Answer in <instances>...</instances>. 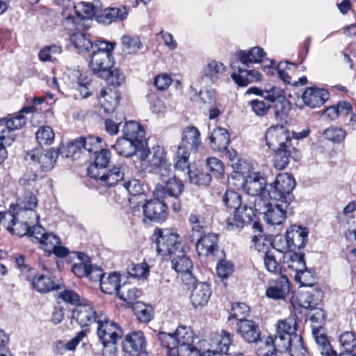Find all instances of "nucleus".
Masks as SVG:
<instances>
[{
  "label": "nucleus",
  "mask_w": 356,
  "mask_h": 356,
  "mask_svg": "<svg viewBox=\"0 0 356 356\" xmlns=\"http://www.w3.org/2000/svg\"><path fill=\"white\" fill-rule=\"evenodd\" d=\"M154 235L156 238V250L162 256H174L181 253L184 248L179 235L171 229H156Z\"/></svg>",
  "instance_id": "obj_3"
},
{
  "label": "nucleus",
  "mask_w": 356,
  "mask_h": 356,
  "mask_svg": "<svg viewBox=\"0 0 356 356\" xmlns=\"http://www.w3.org/2000/svg\"><path fill=\"white\" fill-rule=\"evenodd\" d=\"M346 133L341 128L329 127L323 131V136L325 139L334 143H339L346 137Z\"/></svg>",
  "instance_id": "obj_63"
},
{
  "label": "nucleus",
  "mask_w": 356,
  "mask_h": 356,
  "mask_svg": "<svg viewBox=\"0 0 356 356\" xmlns=\"http://www.w3.org/2000/svg\"><path fill=\"white\" fill-rule=\"evenodd\" d=\"M218 235L209 233L204 234L202 238L195 241L196 251L200 256L208 257L215 255L218 251Z\"/></svg>",
  "instance_id": "obj_25"
},
{
  "label": "nucleus",
  "mask_w": 356,
  "mask_h": 356,
  "mask_svg": "<svg viewBox=\"0 0 356 356\" xmlns=\"http://www.w3.org/2000/svg\"><path fill=\"white\" fill-rule=\"evenodd\" d=\"M296 186L294 178L288 173L279 174L273 183L267 186V195L275 201L290 203L293 200L292 191Z\"/></svg>",
  "instance_id": "obj_2"
},
{
  "label": "nucleus",
  "mask_w": 356,
  "mask_h": 356,
  "mask_svg": "<svg viewBox=\"0 0 356 356\" xmlns=\"http://www.w3.org/2000/svg\"><path fill=\"white\" fill-rule=\"evenodd\" d=\"M33 107H24L19 113L1 120L2 124H5V128L1 130L0 141L10 145L15 140L13 131L23 128L26 124L24 113H31Z\"/></svg>",
  "instance_id": "obj_4"
},
{
  "label": "nucleus",
  "mask_w": 356,
  "mask_h": 356,
  "mask_svg": "<svg viewBox=\"0 0 356 356\" xmlns=\"http://www.w3.org/2000/svg\"><path fill=\"white\" fill-rule=\"evenodd\" d=\"M188 221L191 225V230L186 235V239L191 242H195L203 236L205 225L204 222L195 214L190 215Z\"/></svg>",
  "instance_id": "obj_44"
},
{
  "label": "nucleus",
  "mask_w": 356,
  "mask_h": 356,
  "mask_svg": "<svg viewBox=\"0 0 356 356\" xmlns=\"http://www.w3.org/2000/svg\"><path fill=\"white\" fill-rule=\"evenodd\" d=\"M339 341L344 350H356V334L354 332H343L340 336Z\"/></svg>",
  "instance_id": "obj_64"
},
{
  "label": "nucleus",
  "mask_w": 356,
  "mask_h": 356,
  "mask_svg": "<svg viewBox=\"0 0 356 356\" xmlns=\"http://www.w3.org/2000/svg\"><path fill=\"white\" fill-rule=\"evenodd\" d=\"M58 156V152L54 149H51L45 154H41L39 158V164L42 171H49L54 167Z\"/></svg>",
  "instance_id": "obj_54"
},
{
  "label": "nucleus",
  "mask_w": 356,
  "mask_h": 356,
  "mask_svg": "<svg viewBox=\"0 0 356 356\" xmlns=\"http://www.w3.org/2000/svg\"><path fill=\"white\" fill-rule=\"evenodd\" d=\"M145 216L152 221L162 222L167 216V206L163 199L155 197L143 205Z\"/></svg>",
  "instance_id": "obj_18"
},
{
  "label": "nucleus",
  "mask_w": 356,
  "mask_h": 356,
  "mask_svg": "<svg viewBox=\"0 0 356 356\" xmlns=\"http://www.w3.org/2000/svg\"><path fill=\"white\" fill-rule=\"evenodd\" d=\"M184 189L183 182L177 177H172L165 183V186L157 184L154 191V195L158 199L168 197L177 199Z\"/></svg>",
  "instance_id": "obj_17"
},
{
  "label": "nucleus",
  "mask_w": 356,
  "mask_h": 356,
  "mask_svg": "<svg viewBox=\"0 0 356 356\" xmlns=\"http://www.w3.org/2000/svg\"><path fill=\"white\" fill-rule=\"evenodd\" d=\"M127 15L128 9L126 7L108 8L104 9L102 13H99L97 21L104 24H111L116 19H124Z\"/></svg>",
  "instance_id": "obj_40"
},
{
  "label": "nucleus",
  "mask_w": 356,
  "mask_h": 356,
  "mask_svg": "<svg viewBox=\"0 0 356 356\" xmlns=\"http://www.w3.org/2000/svg\"><path fill=\"white\" fill-rule=\"evenodd\" d=\"M330 95L326 90L318 88H308L302 95V99L305 105L316 108L323 105L328 99Z\"/></svg>",
  "instance_id": "obj_24"
},
{
  "label": "nucleus",
  "mask_w": 356,
  "mask_h": 356,
  "mask_svg": "<svg viewBox=\"0 0 356 356\" xmlns=\"http://www.w3.org/2000/svg\"><path fill=\"white\" fill-rule=\"evenodd\" d=\"M166 349L168 356H200V350L193 343L172 346Z\"/></svg>",
  "instance_id": "obj_49"
},
{
  "label": "nucleus",
  "mask_w": 356,
  "mask_h": 356,
  "mask_svg": "<svg viewBox=\"0 0 356 356\" xmlns=\"http://www.w3.org/2000/svg\"><path fill=\"white\" fill-rule=\"evenodd\" d=\"M33 238L31 240L40 244L41 248L45 252L51 253L56 245L60 243V238L54 233H47L45 229L38 223L33 227Z\"/></svg>",
  "instance_id": "obj_15"
},
{
  "label": "nucleus",
  "mask_w": 356,
  "mask_h": 356,
  "mask_svg": "<svg viewBox=\"0 0 356 356\" xmlns=\"http://www.w3.org/2000/svg\"><path fill=\"white\" fill-rule=\"evenodd\" d=\"M285 249V248H278L276 242H274L273 251L267 252L266 254L264 255V265L269 272L275 274L280 273V261L282 260V255Z\"/></svg>",
  "instance_id": "obj_30"
},
{
  "label": "nucleus",
  "mask_w": 356,
  "mask_h": 356,
  "mask_svg": "<svg viewBox=\"0 0 356 356\" xmlns=\"http://www.w3.org/2000/svg\"><path fill=\"white\" fill-rule=\"evenodd\" d=\"M124 172L119 166H114L113 168L100 171L99 176L93 179L97 180L99 184L108 187L114 186L118 182L123 181Z\"/></svg>",
  "instance_id": "obj_34"
},
{
  "label": "nucleus",
  "mask_w": 356,
  "mask_h": 356,
  "mask_svg": "<svg viewBox=\"0 0 356 356\" xmlns=\"http://www.w3.org/2000/svg\"><path fill=\"white\" fill-rule=\"evenodd\" d=\"M102 313L97 314L93 306L88 300H84L73 309L72 318L75 320L81 327H85L92 323H97V320Z\"/></svg>",
  "instance_id": "obj_13"
},
{
  "label": "nucleus",
  "mask_w": 356,
  "mask_h": 356,
  "mask_svg": "<svg viewBox=\"0 0 356 356\" xmlns=\"http://www.w3.org/2000/svg\"><path fill=\"white\" fill-rule=\"evenodd\" d=\"M54 132L49 126L40 127L35 133V138L38 143L42 145H51L54 140Z\"/></svg>",
  "instance_id": "obj_56"
},
{
  "label": "nucleus",
  "mask_w": 356,
  "mask_h": 356,
  "mask_svg": "<svg viewBox=\"0 0 356 356\" xmlns=\"http://www.w3.org/2000/svg\"><path fill=\"white\" fill-rule=\"evenodd\" d=\"M209 140L215 150H226L229 143V135L225 129L218 127L213 131L209 136Z\"/></svg>",
  "instance_id": "obj_39"
},
{
  "label": "nucleus",
  "mask_w": 356,
  "mask_h": 356,
  "mask_svg": "<svg viewBox=\"0 0 356 356\" xmlns=\"http://www.w3.org/2000/svg\"><path fill=\"white\" fill-rule=\"evenodd\" d=\"M63 19L61 25L63 28L70 32H77L79 31H85L90 27V21L89 19H82L74 11L61 12Z\"/></svg>",
  "instance_id": "obj_19"
},
{
  "label": "nucleus",
  "mask_w": 356,
  "mask_h": 356,
  "mask_svg": "<svg viewBox=\"0 0 356 356\" xmlns=\"http://www.w3.org/2000/svg\"><path fill=\"white\" fill-rule=\"evenodd\" d=\"M222 201L227 207L234 209V210L243 203L241 195L232 190H227L225 193L222 196Z\"/></svg>",
  "instance_id": "obj_59"
},
{
  "label": "nucleus",
  "mask_w": 356,
  "mask_h": 356,
  "mask_svg": "<svg viewBox=\"0 0 356 356\" xmlns=\"http://www.w3.org/2000/svg\"><path fill=\"white\" fill-rule=\"evenodd\" d=\"M70 40L74 47L81 51H90L96 44V40L92 41L88 35L81 31L72 33Z\"/></svg>",
  "instance_id": "obj_43"
},
{
  "label": "nucleus",
  "mask_w": 356,
  "mask_h": 356,
  "mask_svg": "<svg viewBox=\"0 0 356 356\" xmlns=\"http://www.w3.org/2000/svg\"><path fill=\"white\" fill-rule=\"evenodd\" d=\"M289 292V283L286 276H282L279 280L270 283L266 289V295L275 300L284 299Z\"/></svg>",
  "instance_id": "obj_35"
},
{
  "label": "nucleus",
  "mask_w": 356,
  "mask_h": 356,
  "mask_svg": "<svg viewBox=\"0 0 356 356\" xmlns=\"http://www.w3.org/2000/svg\"><path fill=\"white\" fill-rule=\"evenodd\" d=\"M94 155V161L88 168V173L91 178L99 176L100 171H104L108 167L111 161V152L106 149H99Z\"/></svg>",
  "instance_id": "obj_31"
},
{
  "label": "nucleus",
  "mask_w": 356,
  "mask_h": 356,
  "mask_svg": "<svg viewBox=\"0 0 356 356\" xmlns=\"http://www.w3.org/2000/svg\"><path fill=\"white\" fill-rule=\"evenodd\" d=\"M257 353L260 356H282L287 350H281L275 343V337L260 338L255 342Z\"/></svg>",
  "instance_id": "obj_32"
},
{
  "label": "nucleus",
  "mask_w": 356,
  "mask_h": 356,
  "mask_svg": "<svg viewBox=\"0 0 356 356\" xmlns=\"http://www.w3.org/2000/svg\"><path fill=\"white\" fill-rule=\"evenodd\" d=\"M308 232L307 228L292 225L286 233V245L282 248H285L286 250H296L304 248L307 241Z\"/></svg>",
  "instance_id": "obj_16"
},
{
  "label": "nucleus",
  "mask_w": 356,
  "mask_h": 356,
  "mask_svg": "<svg viewBox=\"0 0 356 356\" xmlns=\"http://www.w3.org/2000/svg\"><path fill=\"white\" fill-rule=\"evenodd\" d=\"M116 45L115 42H108L102 39L96 40V44L90 51L89 67L95 74L107 76L113 61L112 51Z\"/></svg>",
  "instance_id": "obj_1"
},
{
  "label": "nucleus",
  "mask_w": 356,
  "mask_h": 356,
  "mask_svg": "<svg viewBox=\"0 0 356 356\" xmlns=\"http://www.w3.org/2000/svg\"><path fill=\"white\" fill-rule=\"evenodd\" d=\"M194 334L190 327L179 326L174 334L160 332L158 339L161 345L165 348H169L177 345H189L193 343Z\"/></svg>",
  "instance_id": "obj_7"
},
{
  "label": "nucleus",
  "mask_w": 356,
  "mask_h": 356,
  "mask_svg": "<svg viewBox=\"0 0 356 356\" xmlns=\"http://www.w3.org/2000/svg\"><path fill=\"white\" fill-rule=\"evenodd\" d=\"M119 95L111 90L108 93L106 90L102 89L99 93V102L105 113L113 112L119 103Z\"/></svg>",
  "instance_id": "obj_45"
},
{
  "label": "nucleus",
  "mask_w": 356,
  "mask_h": 356,
  "mask_svg": "<svg viewBox=\"0 0 356 356\" xmlns=\"http://www.w3.org/2000/svg\"><path fill=\"white\" fill-rule=\"evenodd\" d=\"M312 334L316 343L319 346L321 353L323 356H327V353L330 354V353L333 351L321 327H313Z\"/></svg>",
  "instance_id": "obj_52"
},
{
  "label": "nucleus",
  "mask_w": 356,
  "mask_h": 356,
  "mask_svg": "<svg viewBox=\"0 0 356 356\" xmlns=\"http://www.w3.org/2000/svg\"><path fill=\"white\" fill-rule=\"evenodd\" d=\"M226 70L225 65L219 61L211 60L205 65L201 72V79L206 82L215 83Z\"/></svg>",
  "instance_id": "obj_28"
},
{
  "label": "nucleus",
  "mask_w": 356,
  "mask_h": 356,
  "mask_svg": "<svg viewBox=\"0 0 356 356\" xmlns=\"http://www.w3.org/2000/svg\"><path fill=\"white\" fill-rule=\"evenodd\" d=\"M120 282V275L118 273H111L106 279L103 278L100 282L101 289L105 293H116L118 295V292L122 286Z\"/></svg>",
  "instance_id": "obj_47"
},
{
  "label": "nucleus",
  "mask_w": 356,
  "mask_h": 356,
  "mask_svg": "<svg viewBox=\"0 0 356 356\" xmlns=\"http://www.w3.org/2000/svg\"><path fill=\"white\" fill-rule=\"evenodd\" d=\"M122 51L127 54L136 53L142 47L140 40L137 36L124 35L121 38Z\"/></svg>",
  "instance_id": "obj_53"
},
{
  "label": "nucleus",
  "mask_w": 356,
  "mask_h": 356,
  "mask_svg": "<svg viewBox=\"0 0 356 356\" xmlns=\"http://www.w3.org/2000/svg\"><path fill=\"white\" fill-rule=\"evenodd\" d=\"M79 262L74 264L72 270L77 277H82L86 276L88 273L90 264L88 257L83 254H79Z\"/></svg>",
  "instance_id": "obj_58"
},
{
  "label": "nucleus",
  "mask_w": 356,
  "mask_h": 356,
  "mask_svg": "<svg viewBox=\"0 0 356 356\" xmlns=\"http://www.w3.org/2000/svg\"><path fill=\"white\" fill-rule=\"evenodd\" d=\"M283 262L288 265V267L297 271L300 274V279L305 280L310 274L305 270L306 266L304 260V254L297 253L295 250H286L282 255Z\"/></svg>",
  "instance_id": "obj_23"
},
{
  "label": "nucleus",
  "mask_w": 356,
  "mask_h": 356,
  "mask_svg": "<svg viewBox=\"0 0 356 356\" xmlns=\"http://www.w3.org/2000/svg\"><path fill=\"white\" fill-rule=\"evenodd\" d=\"M82 149L88 152L89 154H96L97 152L101 149L100 143L102 142V138L100 137H82Z\"/></svg>",
  "instance_id": "obj_62"
},
{
  "label": "nucleus",
  "mask_w": 356,
  "mask_h": 356,
  "mask_svg": "<svg viewBox=\"0 0 356 356\" xmlns=\"http://www.w3.org/2000/svg\"><path fill=\"white\" fill-rule=\"evenodd\" d=\"M61 47L57 45L45 46L39 54L38 58L41 61L54 62L56 59V56L61 54Z\"/></svg>",
  "instance_id": "obj_55"
},
{
  "label": "nucleus",
  "mask_w": 356,
  "mask_h": 356,
  "mask_svg": "<svg viewBox=\"0 0 356 356\" xmlns=\"http://www.w3.org/2000/svg\"><path fill=\"white\" fill-rule=\"evenodd\" d=\"M118 297L129 305H134L136 300L140 296V291L135 287L124 284L118 292Z\"/></svg>",
  "instance_id": "obj_50"
},
{
  "label": "nucleus",
  "mask_w": 356,
  "mask_h": 356,
  "mask_svg": "<svg viewBox=\"0 0 356 356\" xmlns=\"http://www.w3.org/2000/svg\"><path fill=\"white\" fill-rule=\"evenodd\" d=\"M131 307L136 318L141 323H149L153 318L154 309L151 305L136 302Z\"/></svg>",
  "instance_id": "obj_48"
},
{
  "label": "nucleus",
  "mask_w": 356,
  "mask_h": 356,
  "mask_svg": "<svg viewBox=\"0 0 356 356\" xmlns=\"http://www.w3.org/2000/svg\"><path fill=\"white\" fill-rule=\"evenodd\" d=\"M290 131L282 125L271 126L266 133V145L273 150L287 147L289 145H294Z\"/></svg>",
  "instance_id": "obj_6"
},
{
  "label": "nucleus",
  "mask_w": 356,
  "mask_h": 356,
  "mask_svg": "<svg viewBox=\"0 0 356 356\" xmlns=\"http://www.w3.org/2000/svg\"><path fill=\"white\" fill-rule=\"evenodd\" d=\"M33 287L40 293H47L58 289L52 279L44 275H35L32 280Z\"/></svg>",
  "instance_id": "obj_46"
},
{
  "label": "nucleus",
  "mask_w": 356,
  "mask_h": 356,
  "mask_svg": "<svg viewBox=\"0 0 356 356\" xmlns=\"http://www.w3.org/2000/svg\"><path fill=\"white\" fill-rule=\"evenodd\" d=\"M138 157L141 165L147 171H152L156 168L167 163V153L164 147L161 145L154 146L152 149H141Z\"/></svg>",
  "instance_id": "obj_8"
},
{
  "label": "nucleus",
  "mask_w": 356,
  "mask_h": 356,
  "mask_svg": "<svg viewBox=\"0 0 356 356\" xmlns=\"http://www.w3.org/2000/svg\"><path fill=\"white\" fill-rule=\"evenodd\" d=\"M141 147L143 145L124 137L118 139L116 143L112 145L119 155L125 157L132 156L137 151L139 152L141 150Z\"/></svg>",
  "instance_id": "obj_37"
},
{
  "label": "nucleus",
  "mask_w": 356,
  "mask_h": 356,
  "mask_svg": "<svg viewBox=\"0 0 356 356\" xmlns=\"http://www.w3.org/2000/svg\"><path fill=\"white\" fill-rule=\"evenodd\" d=\"M295 322L292 318L279 321L277 324L275 343L281 350H288L290 340L295 335Z\"/></svg>",
  "instance_id": "obj_14"
},
{
  "label": "nucleus",
  "mask_w": 356,
  "mask_h": 356,
  "mask_svg": "<svg viewBox=\"0 0 356 356\" xmlns=\"http://www.w3.org/2000/svg\"><path fill=\"white\" fill-rule=\"evenodd\" d=\"M188 286L193 287L190 296L193 307L198 309L207 305L211 293L209 285L205 282H195L194 285Z\"/></svg>",
  "instance_id": "obj_22"
},
{
  "label": "nucleus",
  "mask_w": 356,
  "mask_h": 356,
  "mask_svg": "<svg viewBox=\"0 0 356 356\" xmlns=\"http://www.w3.org/2000/svg\"><path fill=\"white\" fill-rule=\"evenodd\" d=\"M187 174L191 182L196 185L207 186L211 181V176L209 173L197 168L189 169Z\"/></svg>",
  "instance_id": "obj_51"
},
{
  "label": "nucleus",
  "mask_w": 356,
  "mask_h": 356,
  "mask_svg": "<svg viewBox=\"0 0 356 356\" xmlns=\"http://www.w3.org/2000/svg\"><path fill=\"white\" fill-rule=\"evenodd\" d=\"M274 151L273 164L279 170H284L288 165L291 158L296 159L299 157V152L294 145H289L287 147L277 149Z\"/></svg>",
  "instance_id": "obj_29"
},
{
  "label": "nucleus",
  "mask_w": 356,
  "mask_h": 356,
  "mask_svg": "<svg viewBox=\"0 0 356 356\" xmlns=\"http://www.w3.org/2000/svg\"><path fill=\"white\" fill-rule=\"evenodd\" d=\"M266 179L259 172H252L243 179V189L250 195L256 196L266 193Z\"/></svg>",
  "instance_id": "obj_20"
},
{
  "label": "nucleus",
  "mask_w": 356,
  "mask_h": 356,
  "mask_svg": "<svg viewBox=\"0 0 356 356\" xmlns=\"http://www.w3.org/2000/svg\"><path fill=\"white\" fill-rule=\"evenodd\" d=\"M200 133L199 130L193 126L186 127L181 135V142L179 147H182L185 149H197L201 145Z\"/></svg>",
  "instance_id": "obj_33"
},
{
  "label": "nucleus",
  "mask_w": 356,
  "mask_h": 356,
  "mask_svg": "<svg viewBox=\"0 0 356 356\" xmlns=\"http://www.w3.org/2000/svg\"><path fill=\"white\" fill-rule=\"evenodd\" d=\"M289 204L282 201H274L270 204V208L264 215L267 223L273 225H281L286 218Z\"/></svg>",
  "instance_id": "obj_21"
},
{
  "label": "nucleus",
  "mask_w": 356,
  "mask_h": 356,
  "mask_svg": "<svg viewBox=\"0 0 356 356\" xmlns=\"http://www.w3.org/2000/svg\"><path fill=\"white\" fill-rule=\"evenodd\" d=\"M290 341L289 348L286 352L289 350L291 356H304L307 350L302 344V338L300 335L295 334Z\"/></svg>",
  "instance_id": "obj_57"
},
{
  "label": "nucleus",
  "mask_w": 356,
  "mask_h": 356,
  "mask_svg": "<svg viewBox=\"0 0 356 356\" xmlns=\"http://www.w3.org/2000/svg\"><path fill=\"white\" fill-rule=\"evenodd\" d=\"M38 205L37 197L32 194H26L24 198L18 203L19 210L17 212L18 218H24L26 216H29V219H32L38 222L39 216L36 213L35 209Z\"/></svg>",
  "instance_id": "obj_27"
},
{
  "label": "nucleus",
  "mask_w": 356,
  "mask_h": 356,
  "mask_svg": "<svg viewBox=\"0 0 356 356\" xmlns=\"http://www.w3.org/2000/svg\"><path fill=\"white\" fill-rule=\"evenodd\" d=\"M237 331L248 343L257 342L260 337L258 325L251 320L241 318L237 323Z\"/></svg>",
  "instance_id": "obj_26"
},
{
  "label": "nucleus",
  "mask_w": 356,
  "mask_h": 356,
  "mask_svg": "<svg viewBox=\"0 0 356 356\" xmlns=\"http://www.w3.org/2000/svg\"><path fill=\"white\" fill-rule=\"evenodd\" d=\"M171 265L172 268L177 273L186 286H192L197 282V280L191 272L193 263L185 254L184 251L172 257Z\"/></svg>",
  "instance_id": "obj_9"
},
{
  "label": "nucleus",
  "mask_w": 356,
  "mask_h": 356,
  "mask_svg": "<svg viewBox=\"0 0 356 356\" xmlns=\"http://www.w3.org/2000/svg\"><path fill=\"white\" fill-rule=\"evenodd\" d=\"M300 284L302 286H309V288L298 294L297 304L307 309L317 307L323 298L322 291L314 287L312 282H307L306 278L301 280Z\"/></svg>",
  "instance_id": "obj_12"
},
{
  "label": "nucleus",
  "mask_w": 356,
  "mask_h": 356,
  "mask_svg": "<svg viewBox=\"0 0 356 356\" xmlns=\"http://www.w3.org/2000/svg\"><path fill=\"white\" fill-rule=\"evenodd\" d=\"M97 324V333L104 346L115 344L122 336V330L118 325L108 320L104 314H100Z\"/></svg>",
  "instance_id": "obj_5"
},
{
  "label": "nucleus",
  "mask_w": 356,
  "mask_h": 356,
  "mask_svg": "<svg viewBox=\"0 0 356 356\" xmlns=\"http://www.w3.org/2000/svg\"><path fill=\"white\" fill-rule=\"evenodd\" d=\"M123 137L131 140L143 145V139L145 136L143 128L135 121L125 123L122 128Z\"/></svg>",
  "instance_id": "obj_41"
},
{
  "label": "nucleus",
  "mask_w": 356,
  "mask_h": 356,
  "mask_svg": "<svg viewBox=\"0 0 356 356\" xmlns=\"http://www.w3.org/2000/svg\"><path fill=\"white\" fill-rule=\"evenodd\" d=\"M102 4L99 1L95 0L93 3L80 2L75 5L74 13L77 14L82 19H87L92 24V17L97 15L98 19L99 13L101 11Z\"/></svg>",
  "instance_id": "obj_36"
},
{
  "label": "nucleus",
  "mask_w": 356,
  "mask_h": 356,
  "mask_svg": "<svg viewBox=\"0 0 356 356\" xmlns=\"http://www.w3.org/2000/svg\"><path fill=\"white\" fill-rule=\"evenodd\" d=\"M266 53L260 47H254L250 49L241 50L237 53V57L241 63L247 66L251 63H259L263 61Z\"/></svg>",
  "instance_id": "obj_38"
},
{
  "label": "nucleus",
  "mask_w": 356,
  "mask_h": 356,
  "mask_svg": "<svg viewBox=\"0 0 356 356\" xmlns=\"http://www.w3.org/2000/svg\"><path fill=\"white\" fill-rule=\"evenodd\" d=\"M22 218L24 220L21 221H18L16 219L9 232L12 234H15L20 237L27 235L33 238L32 231L33 227L35 226L34 223L36 222V221L32 219H29L28 216Z\"/></svg>",
  "instance_id": "obj_42"
},
{
  "label": "nucleus",
  "mask_w": 356,
  "mask_h": 356,
  "mask_svg": "<svg viewBox=\"0 0 356 356\" xmlns=\"http://www.w3.org/2000/svg\"><path fill=\"white\" fill-rule=\"evenodd\" d=\"M82 137L76 138L67 144L66 146L61 147L60 153L64 157H70L76 152L82 150L83 143Z\"/></svg>",
  "instance_id": "obj_61"
},
{
  "label": "nucleus",
  "mask_w": 356,
  "mask_h": 356,
  "mask_svg": "<svg viewBox=\"0 0 356 356\" xmlns=\"http://www.w3.org/2000/svg\"><path fill=\"white\" fill-rule=\"evenodd\" d=\"M126 356H147L146 339L141 331L127 334L122 344Z\"/></svg>",
  "instance_id": "obj_10"
},
{
  "label": "nucleus",
  "mask_w": 356,
  "mask_h": 356,
  "mask_svg": "<svg viewBox=\"0 0 356 356\" xmlns=\"http://www.w3.org/2000/svg\"><path fill=\"white\" fill-rule=\"evenodd\" d=\"M252 242L254 248L258 252H264V255L266 254L267 252L273 251V249L269 250V247L272 245L271 242L262 234L254 235L252 237Z\"/></svg>",
  "instance_id": "obj_60"
},
{
  "label": "nucleus",
  "mask_w": 356,
  "mask_h": 356,
  "mask_svg": "<svg viewBox=\"0 0 356 356\" xmlns=\"http://www.w3.org/2000/svg\"><path fill=\"white\" fill-rule=\"evenodd\" d=\"M254 212L252 207L242 203L234 210L232 217L227 219L226 227L229 231H239L246 223L253 221Z\"/></svg>",
  "instance_id": "obj_11"
}]
</instances>
